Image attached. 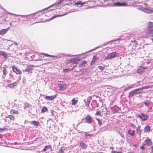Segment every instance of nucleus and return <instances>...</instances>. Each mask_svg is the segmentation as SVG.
<instances>
[{"label": "nucleus", "mask_w": 153, "mask_h": 153, "mask_svg": "<svg viewBox=\"0 0 153 153\" xmlns=\"http://www.w3.org/2000/svg\"><path fill=\"white\" fill-rule=\"evenodd\" d=\"M142 93V91L140 88L136 89L134 90L131 91L129 94V97H132L135 94H140Z\"/></svg>", "instance_id": "obj_1"}, {"label": "nucleus", "mask_w": 153, "mask_h": 153, "mask_svg": "<svg viewBox=\"0 0 153 153\" xmlns=\"http://www.w3.org/2000/svg\"><path fill=\"white\" fill-rule=\"evenodd\" d=\"M148 33H153V22H148L147 27Z\"/></svg>", "instance_id": "obj_2"}, {"label": "nucleus", "mask_w": 153, "mask_h": 153, "mask_svg": "<svg viewBox=\"0 0 153 153\" xmlns=\"http://www.w3.org/2000/svg\"><path fill=\"white\" fill-rule=\"evenodd\" d=\"M117 53L115 52H112L109 53L108 54L106 57L105 58V59H108L114 58L117 56Z\"/></svg>", "instance_id": "obj_3"}, {"label": "nucleus", "mask_w": 153, "mask_h": 153, "mask_svg": "<svg viewBox=\"0 0 153 153\" xmlns=\"http://www.w3.org/2000/svg\"><path fill=\"white\" fill-rule=\"evenodd\" d=\"M147 69V67H143L140 66L137 69V73L139 74H142L145 72V70Z\"/></svg>", "instance_id": "obj_4"}, {"label": "nucleus", "mask_w": 153, "mask_h": 153, "mask_svg": "<svg viewBox=\"0 0 153 153\" xmlns=\"http://www.w3.org/2000/svg\"><path fill=\"white\" fill-rule=\"evenodd\" d=\"M138 117L140 118L142 121H145L147 120L148 118V116L143 113H141L140 114H138Z\"/></svg>", "instance_id": "obj_5"}, {"label": "nucleus", "mask_w": 153, "mask_h": 153, "mask_svg": "<svg viewBox=\"0 0 153 153\" xmlns=\"http://www.w3.org/2000/svg\"><path fill=\"white\" fill-rule=\"evenodd\" d=\"M34 67V66L33 65H29L24 70V71L25 72H29L32 73V71Z\"/></svg>", "instance_id": "obj_6"}, {"label": "nucleus", "mask_w": 153, "mask_h": 153, "mask_svg": "<svg viewBox=\"0 0 153 153\" xmlns=\"http://www.w3.org/2000/svg\"><path fill=\"white\" fill-rule=\"evenodd\" d=\"M92 100V97L91 96H89L86 99H84V101L85 104V106H88Z\"/></svg>", "instance_id": "obj_7"}, {"label": "nucleus", "mask_w": 153, "mask_h": 153, "mask_svg": "<svg viewBox=\"0 0 153 153\" xmlns=\"http://www.w3.org/2000/svg\"><path fill=\"white\" fill-rule=\"evenodd\" d=\"M85 120L87 123H91L92 122V119L90 116L88 115L85 117Z\"/></svg>", "instance_id": "obj_8"}, {"label": "nucleus", "mask_w": 153, "mask_h": 153, "mask_svg": "<svg viewBox=\"0 0 153 153\" xmlns=\"http://www.w3.org/2000/svg\"><path fill=\"white\" fill-rule=\"evenodd\" d=\"M78 61V59L76 58H71L68 60V63H72L73 64H77Z\"/></svg>", "instance_id": "obj_9"}, {"label": "nucleus", "mask_w": 153, "mask_h": 153, "mask_svg": "<svg viewBox=\"0 0 153 153\" xmlns=\"http://www.w3.org/2000/svg\"><path fill=\"white\" fill-rule=\"evenodd\" d=\"M12 68L13 72L15 73L16 74H21L22 73L21 71L20 70H18L17 68L14 66H12Z\"/></svg>", "instance_id": "obj_10"}, {"label": "nucleus", "mask_w": 153, "mask_h": 153, "mask_svg": "<svg viewBox=\"0 0 153 153\" xmlns=\"http://www.w3.org/2000/svg\"><path fill=\"white\" fill-rule=\"evenodd\" d=\"M136 133L140 136H141L143 131V129L141 128V126H138L136 128Z\"/></svg>", "instance_id": "obj_11"}, {"label": "nucleus", "mask_w": 153, "mask_h": 153, "mask_svg": "<svg viewBox=\"0 0 153 153\" xmlns=\"http://www.w3.org/2000/svg\"><path fill=\"white\" fill-rule=\"evenodd\" d=\"M45 99L47 100H52L54 99L56 97V95H54L51 96H45Z\"/></svg>", "instance_id": "obj_12"}, {"label": "nucleus", "mask_w": 153, "mask_h": 153, "mask_svg": "<svg viewBox=\"0 0 153 153\" xmlns=\"http://www.w3.org/2000/svg\"><path fill=\"white\" fill-rule=\"evenodd\" d=\"M99 58L98 57L95 56H93L90 65H92L94 64L95 62Z\"/></svg>", "instance_id": "obj_13"}, {"label": "nucleus", "mask_w": 153, "mask_h": 153, "mask_svg": "<svg viewBox=\"0 0 153 153\" xmlns=\"http://www.w3.org/2000/svg\"><path fill=\"white\" fill-rule=\"evenodd\" d=\"M79 146L83 149H85L87 147V145L82 142H80Z\"/></svg>", "instance_id": "obj_14"}, {"label": "nucleus", "mask_w": 153, "mask_h": 153, "mask_svg": "<svg viewBox=\"0 0 153 153\" xmlns=\"http://www.w3.org/2000/svg\"><path fill=\"white\" fill-rule=\"evenodd\" d=\"M128 134L131 136L134 137L135 134V131L134 130L129 129L128 131Z\"/></svg>", "instance_id": "obj_15"}, {"label": "nucleus", "mask_w": 153, "mask_h": 153, "mask_svg": "<svg viewBox=\"0 0 153 153\" xmlns=\"http://www.w3.org/2000/svg\"><path fill=\"white\" fill-rule=\"evenodd\" d=\"M78 98H74L72 100V105H75L76 104L78 101Z\"/></svg>", "instance_id": "obj_16"}, {"label": "nucleus", "mask_w": 153, "mask_h": 153, "mask_svg": "<svg viewBox=\"0 0 153 153\" xmlns=\"http://www.w3.org/2000/svg\"><path fill=\"white\" fill-rule=\"evenodd\" d=\"M152 144V142L150 139H147L145 140L144 145L148 146H150Z\"/></svg>", "instance_id": "obj_17"}, {"label": "nucleus", "mask_w": 153, "mask_h": 153, "mask_svg": "<svg viewBox=\"0 0 153 153\" xmlns=\"http://www.w3.org/2000/svg\"><path fill=\"white\" fill-rule=\"evenodd\" d=\"M9 30L8 28L3 29L0 30V35H4Z\"/></svg>", "instance_id": "obj_18"}, {"label": "nucleus", "mask_w": 153, "mask_h": 153, "mask_svg": "<svg viewBox=\"0 0 153 153\" xmlns=\"http://www.w3.org/2000/svg\"><path fill=\"white\" fill-rule=\"evenodd\" d=\"M126 4V3H121L117 2L114 3V5L117 6H122L125 5Z\"/></svg>", "instance_id": "obj_19"}, {"label": "nucleus", "mask_w": 153, "mask_h": 153, "mask_svg": "<svg viewBox=\"0 0 153 153\" xmlns=\"http://www.w3.org/2000/svg\"><path fill=\"white\" fill-rule=\"evenodd\" d=\"M151 127L149 125L146 126L144 127V131L146 132H149L150 130Z\"/></svg>", "instance_id": "obj_20"}, {"label": "nucleus", "mask_w": 153, "mask_h": 153, "mask_svg": "<svg viewBox=\"0 0 153 153\" xmlns=\"http://www.w3.org/2000/svg\"><path fill=\"white\" fill-rule=\"evenodd\" d=\"M17 85V83H16L14 82L9 84L8 85V86L10 88H13L14 86H16Z\"/></svg>", "instance_id": "obj_21"}, {"label": "nucleus", "mask_w": 153, "mask_h": 153, "mask_svg": "<svg viewBox=\"0 0 153 153\" xmlns=\"http://www.w3.org/2000/svg\"><path fill=\"white\" fill-rule=\"evenodd\" d=\"M48 111V109L47 107H45V106H43L41 110V112L42 113H45V112Z\"/></svg>", "instance_id": "obj_22"}, {"label": "nucleus", "mask_w": 153, "mask_h": 153, "mask_svg": "<svg viewBox=\"0 0 153 153\" xmlns=\"http://www.w3.org/2000/svg\"><path fill=\"white\" fill-rule=\"evenodd\" d=\"M152 86H153V85L150 86H146L142 87L141 88H140L141 91H142V90L143 89H146L149 88H151Z\"/></svg>", "instance_id": "obj_23"}, {"label": "nucleus", "mask_w": 153, "mask_h": 153, "mask_svg": "<svg viewBox=\"0 0 153 153\" xmlns=\"http://www.w3.org/2000/svg\"><path fill=\"white\" fill-rule=\"evenodd\" d=\"M10 118V120L13 121L15 120L14 116L13 115H9L8 116L6 117V118Z\"/></svg>", "instance_id": "obj_24"}, {"label": "nucleus", "mask_w": 153, "mask_h": 153, "mask_svg": "<svg viewBox=\"0 0 153 153\" xmlns=\"http://www.w3.org/2000/svg\"><path fill=\"white\" fill-rule=\"evenodd\" d=\"M10 113L12 114H18V111H15L13 109H11L10 111Z\"/></svg>", "instance_id": "obj_25"}, {"label": "nucleus", "mask_w": 153, "mask_h": 153, "mask_svg": "<svg viewBox=\"0 0 153 153\" xmlns=\"http://www.w3.org/2000/svg\"><path fill=\"white\" fill-rule=\"evenodd\" d=\"M131 42L133 43V45L135 47H136L137 45V42L134 39L133 40H131Z\"/></svg>", "instance_id": "obj_26"}, {"label": "nucleus", "mask_w": 153, "mask_h": 153, "mask_svg": "<svg viewBox=\"0 0 153 153\" xmlns=\"http://www.w3.org/2000/svg\"><path fill=\"white\" fill-rule=\"evenodd\" d=\"M3 68L4 69L3 70V74L4 76H6L7 74V70H6V68L5 67H3Z\"/></svg>", "instance_id": "obj_27"}, {"label": "nucleus", "mask_w": 153, "mask_h": 153, "mask_svg": "<svg viewBox=\"0 0 153 153\" xmlns=\"http://www.w3.org/2000/svg\"><path fill=\"white\" fill-rule=\"evenodd\" d=\"M51 146L50 145L46 146H45L44 148L42 149V151L45 152L47 149L50 148Z\"/></svg>", "instance_id": "obj_28"}, {"label": "nucleus", "mask_w": 153, "mask_h": 153, "mask_svg": "<svg viewBox=\"0 0 153 153\" xmlns=\"http://www.w3.org/2000/svg\"><path fill=\"white\" fill-rule=\"evenodd\" d=\"M31 123L35 126H37L39 124V122L35 120L32 121Z\"/></svg>", "instance_id": "obj_29"}, {"label": "nucleus", "mask_w": 153, "mask_h": 153, "mask_svg": "<svg viewBox=\"0 0 153 153\" xmlns=\"http://www.w3.org/2000/svg\"><path fill=\"white\" fill-rule=\"evenodd\" d=\"M85 2H83L82 3L81 1H79L78 2L75 3L74 4L76 5H82L83 4H85Z\"/></svg>", "instance_id": "obj_30"}, {"label": "nucleus", "mask_w": 153, "mask_h": 153, "mask_svg": "<svg viewBox=\"0 0 153 153\" xmlns=\"http://www.w3.org/2000/svg\"><path fill=\"white\" fill-rule=\"evenodd\" d=\"M87 63V62L86 61H85V60H83L82 61L81 63L79 64V66H78V67H81V66H82V65H84V64H86Z\"/></svg>", "instance_id": "obj_31"}, {"label": "nucleus", "mask_w": 153, "mask_h": 153, "mask_svg": "<svg viewBox=\"0 0 153 153\" xmlns=\"http://www.w3.org/2000/svg\"><path fill=\"white\" fill-rule=\"evenodd\" d=\"M106 66L105 65L104 67L102 66H101L99 65L98 66V68H99L101 71L103 70L106 67Z\"/></svg>", "instance_id": "obj_32"}, {"label": "nucleus", "mask_w": 153, "mask_h": 153, "mask_svg": "<svg viewBox=\"0 0 153 153\" xmlns=\"http://www.w3.org/2000/svg\"><path fill=\"white\" fill-rule=\"evenodd\" d=\"M96 120L97 121L98 124L100 126L102 124V122L100 120V119L99 118H96Z\"/></svg>", "instance_id": "obj_33"}, {"label": "nucleus", "mask_w": 153, "mask_h": 153, "mask_svg": "<svg viewBox=\"0 0 153 153\" xmlns=\"http://www.w3.org/2000/svg\"><path fill=\"white\" fill-rule=\"evenodd\" d=\"M41 54L42 55H44L45 56H48V57H54V56H53L51 55H49V54L43 53H41Z\"/></svg>", "instance_id": "obj_34"}, {"label": "nucleus", "mask_w": 153, "mask_h": 153, "mask_svg": "<svg viewBox=\"0 0 153 153\" xmlns=\"http://www.w3.org/2000/svg\"><path fill=\"white\" fill-rule=\"evenodd\" d=\"M1 54L5 58H7V56L5 53L4 52H2L1 53Z\"/></svg>", "instance_id": "obj_35"}, {"label": "nucleus", "mask_w": 153, "mask_h": 153, "mask_svg": "<svg viewBox=\"0 0 153 153\" xmlns=\"http://www.w3.org/2000/svg\"><path fill=\"white\" fill-rule=\"evenodd\" d=\"M130 126L134 129L136 127V125L132 123H130Z\"/></svg>", "instance_id": "obj_36"}, {"label": "nucleus", "mask_w": 153, "mask_h": 153, "mask_svg": "<svg viewBox=\"0 0 153 153\" xmlns=\"http://www.w3.org/2000/svg\"><path fill=\"white\" fill-rule=\"evenodd\" d=\"M95 115H99L101 116V111H97L96 113L95 114Z\"/></svg>", "instance_id": "obj_37"}, {"label": "nucleus", "mask_w": 153, "mask_h": 153, "mask_svg": "<svg viewBox=\"0 0 153 153\" xmlns=\"http://www.w3.org/2000/svg\"><path fill=\"white\" fill-rule=\"evenodd\" d=\"M65 86L64 85H61L60 86V88L61 90H64V89L65 88Z\"/></svg>", "instance_id": "obj_38"}, {"label": "nucleus", "mask_w": 153, "mask_h": 153, "mask_svg": "<svg viewBox=\"0 0 153 153\" xmlns=\"http://www.w3.org/2000/svg\"><path fill=\"white\" fill-rule=\"evenodd\" d=\"M85 136H86L87 137L88 136L91 137V136H92L93 134H90L89 133H85Z\"/></svg>", "instance_id": "obj_39"}, {"label": "nucleus", "mask_w": 153, "mask_h": 153, "mask_svg": "<svg viewBox=\"0 0 153 153\" xmlns=\"http://www.w3.org/2000/svg\"><path fill=\"white\" fill-rule=\"evenodd\" d=\"M133 86H128V87L127 88H126L125 89L124 91H126V90H128V89H130V88H133Z\"/></svg>", "instance_id": "obj_40"}, {"label": "nucleus", "mask_w": 153, "mask_h": 153, "mask_svg": "<svg viewBox=\"0 0 153 153\" xmlns=\"http://www.w3.org/2000/svg\"><path fill=\"white\" fill-rule=\"evenodd\" d=\"M70 70L69 68H67V69H63V71L65 72H67L68 71Z\"/></svg>", "instance_id": "obj_41"}, {"label": "nucleus", "mask_w": 153, "mask_h": 153, "mask_svg": "<svg viewBox=\"0 0 153 153\" xmlns=\"http://www.w3.org/2000/svg\"><path fill=\"white\" fill-rule=\"evenodd\" d=\"M64 149H63L62 148H61L60 149L59 151L60 153H63L64 152Z\"/></svg>", "instance_id": "obj_42"}, {"label": "nucleus", "mask_w": 153, "mask_h": 153, "mask_svg": "<svg viewBox=\"0 0 153 153\" xmlns=\"http://www.w3.org/2000/svg\"><path fill=\"white\" fill-rule=\"evenodd\" d=\"M5 129V128H0V131L1 132H3V131H4Z\"/></svg>", "instance_id": "obj_43"}, {"label": "nucleus", "mask_w": 153, "mask_h": 153, "mask_svg": "<svg viewBox=\"0 0 153 153\" xmlns=\"http://www.w3.org/2000/svg\"><path fill=\"white\" fill-rule=\"evenodd\" d=\"M140 149L143 150L145 149V148L143 146H140Z\"/></svg>", "instance_id": "obj_44"}, {"label": "nucleus", "mask_w": 153, "mask_h": 153, "mask_svg": "<svg viewBox=\"0 0 153 153\" xmlns=\"http://www.w3.org/2000/svg\"><path fill=\"white\" fill-rule=\"evenodd\" d=\"M106 114H110V111H107L106 112Z\"/></svg>", "instance_id": "obj_45"}, {"label": "nucleus", "mask_w": 153, "mask_h": 153, "mask_svg": "<svg viewBox=\"0 0 153 153\" xmlns=\"http://www.w3.org/2000/svg\"><path fill=\"white\" fill-rule=\"evenodd\" d=\"M23 18H24L25 19H27V16H22Z\"/></svg>", "instance_id": "obj_46"}, {"label": "nucleus", "mask_w": 153, "mask_h": 153, "mask_svg": "<svg viewBox=\"0 0 153 153\" xmlns=\"http://www.w3.org/2000/svg\"><path fill=\"white\" fill-rule=\"evenodd\" d=\"M112 112L113 113H115L117 112V111L116 110H113L112 111Z\"/></svg>", "instance_id": "obj_47"}, {"label": "nucleus", "mask_w": 153, "mask_h": 153, "mask_svg": "<svg viewBox=\"0 0 153 153\" xmlns=\"http://www.w3.org/2000/svg\"><path fill=\"white\" fill-rule=\"evenodd\" d=\"M144 104L146 106H148V104H147V102H145L144 103Z\"/></svg>", "instance_id": "obj_48"}, {"label": "nucleus", "mask_w": 153, "mask_h": 153, "mask_svg": "<svg viewBox=\"0 0 153 153\" xmlns=\"http://www.w3.org/2000/svg\"><path fill=\"white\" fill-rule=\"evenodd\" d=\"M74 68H74V67H73V68L71 69V70H73L74 69Z\"/></svg>", "instance_id": "obj_49"}, {"label": "nucleus", "mask_w": 153, "mask_h": 153, "mask_svg": "<svg viewBox=\"0 0 153 153\" xmlns=\"http://www.w3.org/2000/svg\"><path fill=\"white\" fill-rule=\"evenodd\" d=\"M151 149L153 150V146L151 147Z\"/></svg>", "instance_id": "obj_50"}, {"label": "nucleus", "mask_w": 153, "mask_h": 153, "mask_svg": "<svg viewBox=\"0 0 153 153\" xmlns=\"http://www.w3.org/2000/svg\"><path fill=\"white\" fill-rule=\"evenodd\" d=\"M77 67V65H76L75 66H74V68H75V67Z\"/></svg>", "instance_id": "obj_51"}, {"label": "nucleus", "mask_w": 153, "mask_h": 153, "mask_svg": "<svg viewBox=\"0 0 153 153\" xmlns=\"http://www.w3.org/2000/svg\"><path fill=\"white\" fill-rule=\"evenodd\" d=\"M152 40L153 41V38L152 39Z\"/></svg>", "instance_id": "obj_52"}, {"label": "nucleus", "mask_w": 153, "mask_h": 153, "mask_svg": "<svg viewBox=\"0 0 153 153\" xmlns=\"http://www.w3.org/2000/svg\"><path fill=\"white\" fill-rule=\"evenodd\" d=\"M25 20V19H23V20Z\"/></svg>", "instance_id": "obj_53"}]
</instances>
